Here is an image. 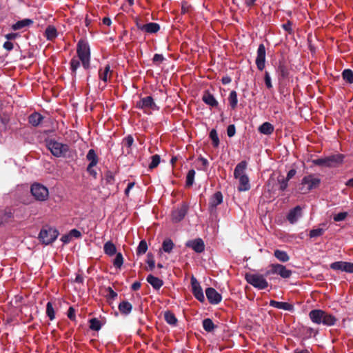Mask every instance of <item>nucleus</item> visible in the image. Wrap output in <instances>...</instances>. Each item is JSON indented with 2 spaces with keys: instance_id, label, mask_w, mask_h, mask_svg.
<instances>
[{
  "instance_id": "nucleus-51",
  "label": "nucleus",
  "mask_w": 353,
  "mask_h": 353,
  "mask_svg": "<svg viewBox=\"0 0 353 353\" xmlns=\"http://www.w3.org/2000/svg\"><path fill=\"white\" fill-rule=\"evenodd\" d=\"M105 180L106 183L113 184L114 182V176L113 173L110 171L107 172L105 173Z\"/></svg>"
},
{
  "instance_id": "nucleus-2",
  "label": "nucleus",
  "mask_w": 353,
  "mask_h": 353,
  "mask_svg": "<svg viewBox=\"0 0 353 353\" xmlns=\"http://www.w3.org/2000/svg\"><path fill=\"white\" fill-rule=\"evenodd\" d=\"M311 321L316 324H323L326 326L334 325L336 321L334 316L321 310H312L309 313Z\"/></svg>"
},
{
  "instance_id": "nucleus-55",
  "label": "nucleus",
  "mask_w": 353,
  "mask_h": 353,
  "mask_svg": "<svg viewBox=\"0 0 353 353\" xmlns=\"http://www.w3.org/2000/svg\"><path fill=\"white\" fill-rule=\"evenodd\" d=\"M133 142H134L133 137L132 136H130V135H129L127 137H125L123 139V141L124 145L126 146L128 148H131V146L133 144Z\"/></svg>"
},
{
  "instance_id": "nucleus-60",
  "label": "nucleus",
  "mask_w": 353,
  "mask_h": 353,
  "mask_svg": "<svg viewBox=\"0 0 353 353\" xmlns=\"http://www.w3.org/2000/svg\"><path fill=\"white\" fill-rule=\"evenodd\" d=\"M94 166H91V164H89L87 168L88 172L92 176L94 179L97 177V172L96 170L93 168Z\"/></svg>"
},
{
  "instance_id": "nucleus-6",
  "label": "nucleus",
  "mask_w": 353,
  "mask_h": 353,
  "mask_svg": "<svg viewBox=\"0 0 353 353\" xmlns=\"http://www.w3.org/2000/svg\"><path fill=\"white\" fill-rule=\"evenodd\" d=\"M30 192L33 197L39 201H45L48 199V189L43 185L35 183L31 185Z\"/></svg>"
},
{
  "instance_id": "nucleus-15",
  "label": "nucleus",
  "mask_w": 353,
  "mask_h": 353,
  "mask_svg": "<svg viewBox=\"0 0 353 353\" xmlns=\"http://www.w3.org/2000/svg\"><path fill=\"white\" fill-rule=\"evenodd\" d=\"M187 211L188 207L184 204L175 209L172 214V220L174 222H179L185 217L187 214Z\"/></svg>"
},
{
  "instance_id": "nucleus-54",
  "label": "nucleus",
  "mask_w": 353,
  "mask_h": 353,
  "mask_svg": "<svg viewBox=\"0 0 353 353\" xmlns=\"http://www.w3.org/2000/svg\"><path fill=\"white\" fill-rule=\"evenodd\" d=\"M164 59L165 58L162 54H155L153 57L152 61L155 64L159 65L161 63H162L164 61Z\"/></svg>"
},
{
  "instance_id": "nucleus-20",
  "label": "nucleus",
  "mask_w": 353,
  "mask_h": 353,
  "mask_svg": "<svg viewBox=\"0 0 353 353\" xmlns=\"http://www.w3.org/2000/svg\"><path fill=\"white\" fill-rule=\"evenodd\" d=\"M111 74L112 71L110 70V66L109 65H106L103 68H101L99 70V79L104 82L108 81L110 78Z\"/></svg>"
},
{
  "instance_id": "nucleus-31",
  "label": "nucleus",
  "mask_w": 353,
  "mask_h": 353,
  "mask_svg": "<svg viewBox=\"0 0 353 353\" xmlns=\"http://www.w3.org/2000/svg\"><path fill=\"white\" fill-rule=\"evenodd\" d=\"M45 35L48 40H53L57 37V32L54 26L47 27L45 31Z\"/></svg>"
},
{
  "instance_id": "nucleus-33",
  "label": "nucleus",
  "mask_w": 353,
  "mask_h": 353,
  "mask_svg": "<svg viewBox=\"0 0 353 353\" xmlns=\"http://www.w3.org/2000/svg\"><path fill=\"white\" fill-rule=\"evenodd\" d=\"M228 101L232 109H235L238 103L237 93L236 91L232 90L230 92Z\"/></svg>"
},
{
  "instance_id": "nucleus-57",
  "label": "nucleus",
  "mask_w": 353,
  "mask_h": 353,
  "mask_svg": "<svg viewBox=\"0 0 353 353\" xmlns=\"http://www.w3.org/2000/svg\"><path fill=\"white\" fill-rule=\"evenodd\" d=\"M264 80H265V85L268 88L270 89L272 88V82H271V77L270 76V74L268 72L265 71V78H264Z\"/></svg>"
},
{
  "instance_id": "nucleus-50",
  "label": "nucleus",
  "mask_w": 353,
  "mask_h": 353,
  "mask_svg": "<svg viewBox=\"0 0 353 353\" xmlns=\"http://www.w3.org/2000/svg\"><path fill=\"white\" fill-rule=\"evenodd\" d=\"M278 70L282 78L285 79L288 77V70L283 65H280L278 68Z\"/></svg>"
},
{
  "instance_id": "nucleus-61",
  "label": "nucleus",
  "mask_w": 353,
  "mask_h": 353,
  "mask_svg": "<svg viewBox=\"0 0 353 353\" xmlns=\"http://www.w3.org/2000/svg\"><path fill=\"white\" fill-rule=\"evenodd\" d=\"M68 317L71 320H73L75 318V310L72 307H70L68 311Z\"/></svg>"
},
{
  "instance_id": "nucleus-25",
  "label": "nucleus",
  "mask_w": 353,
  "mask_h": 353,
  "mask_svg": "<svg viewBox=\"0 0 353 353\" xmlns=\"http://www.w3.org/2000/svg\"><path fill=\"white\" fill-rule=\"evenodd\" d=\"M202 99L207 105L211 107H216L218 105V101L214 97L208 92L203 94Z\"/></svg>"
},
{
  "instance_id": "nucleus-43",
  "label": "nucleus",
  "mask_w": 353,
  "mask_h": 353,
  "mask_svg": "<svg viewBox=\"0 0 353 353\" xmlns=\"http://www.w3.org/2000/svg\"><path fill=\"white\" fill-rule=\"evenodd\" d=\"M210 137L212 139L213 145L214 147H218L219 145V139L216 130L213 129L210 131Z\"/></svg>"
},
{
  "instance_id": "nucleus-42",
  "label": "nucleus",
  "mask_w": 353,
  "mask_h": 353,
  "mask_svg": "<svg viewBox=\"0 0 353 353\" xmlns=\"http://www.w3.org/2000/svg\"><path fill=\"white\" fill-rule=\"evenodd\" d=\"M101 325L97 319H92L90 320V328L92 330L98 331L101 329Z\"/></svg>"
},
{
  "instance_id": "nucleus-22",
  "label": "nucleus",
  "mask_w": 353,
  "mask_h": 353,
  "mask_svg": "<svg viewBox=\"0 0 353 353\" xmlns=\"http://www.w3.org/2000/svg\"><path fill=\"white\" fill-rule=\"evenodd\" d=\"M223 202V195L221 192H215L210 200V206L215 208Z\"/></svg>"
},
{
  "instance_id": "nucleus-41",
  "label": "nucleus",
  "mask_w": 353,
  "mask_h": 353,
  "mask_svg": "<svg viewBox=\"0 0 353 353\" xmlns=\"http://www.w3.org/2000/svg\"><path fill=\"white\" fill-rule=\"evenodd\" d=\"M123 263V257L122 254L119 252L117 253L116 257L113 261V265L117 268H121Z\"/></svg>"
},
{
  "instance_id": "nucleus-53",
  "label": "nucleus",
  "mask_w": 353,
  "mask_h": 353,
  "mask_svg": "<svg viewBox=\"0 0 353 353\" xmlns=\"http://www.w3.org/2000/svg\"><path fill=\"white\" fill-rule=\"evenodd\" d=\"M343 272L353 273V263L343 261Z\"/></svg>"
},
{
  "instance_id": "nucleus-12",
  "label": "nucleus",
  "mask_w": 353,
  "mask_h": 353,
  "mask_svg": "<svg viewBox=\"0 0 353 353\" xmlns=\"http://www.w3.org/2000/svg\"><path fill=\"white\" fill-rule=\"evenodd\" d=\"M265 48L263 44H260L257 49L256 65L257 68L262 71L265 68Z\"/></svg>"
},
{
  "instance_id": "nucleus-4",
  "label": "nucleus",
  "mask_w": 353,
  "mask_h": 353,
  "mask_svg": "<svg viewBox=\"0 0 353 353\" xmlns=\"http://www.w3.org/2000/svg\"><path fill=\"white\" fill-rule=\"evenodd\" d=\"M47 148L56 157H65L69 151V146L67 144L58 142L55 140H50L46 143Z\"/></svg>"
},
{
  "instance_id": "nucleus-24",
  "label": "nucleus",
  "mask_w": 353,
  "mask_h": 353,
  "mask_svg": "<svg viewBox=\"0 0 353 353\" xmlns=\"http://www.w3.org/2000/svg\"><path fill=\"white\" fill-rule=\"evenodd\" d=\"M274 128L273 125H272L269 122H265L262 125H261L258 130L260 133L265 135H270L274 132Z\"/></svg>"
},
{
  "instance_id": "nucleus-29",
  "label": "nucleus",
  "mask_w": 353,
  "mask_h": 353,
  "mask_svg": "<svg viewBox=\"0 0 353 353\" xmlns=\"http://www.w3.org/2000/svg\"><path fill=\"white\" fill-rule=\"evenodd\" d=\"M32 23V21L28 19H23L21 21H17L12 26V29L14 30H17L22 29L23 28H25L26 26H30Z\"/></svg>"
},
{
  "instance_id": "nucleus-5",
  "label": "nucleus",
  "mask_w": 353,
  "mask_h": 353,
  "mask_svg": "<svg viewBox=\"0 0 353 353\" xmlns=\"http://www.w3.org/2000/svg\"><path fill=\"white\" fill-rule=\"evenodd\" d=\"M245 279L249 284L259 290H263L268 287V282L262 274L247 273Z\"/></svg>"
},
{
  "instance_id": "nucleus-23",
  "label": "nucleus",
  "mask_w": 353,
  "mask_h": 353,
  "mask_svg": "<svg viewBox=\"0 0 353 353\" xmlns=\"http://www.w3.org/2000/svg\"><path fill=\"white\" fill-rule=\"evenodd\" d=\"M118 308L121 314L128 315L132 312V305L130 302L123 301L119 304Z\"/></svg>"
},
{
  "instance_id": "nucleus-21",
  "label": "nucleus",
  "mask_w": 353,
  "mask_h": 353,
  "mask_svg": "<svg viewBox=\"0 0 353 353\" xmlns=\"http://www.w3.org/2000/svg\"><path fill=\"white\" fill-rule=\"evenodd\" d=\"M13 216L12 212L10 209H4L0 210V225L7 223Z\"/></svg>"
},
{
  "instance_id": "nucleus-45",
  "label": "nucleus",
  "mask_w": 353,
  "mask_h": 353,
  "mask_svg": "<svg viewBox=\"0 0 353 353\" xmlns=\"http://www.w3.org/2000/svg\"><path fill=\"white\" fill-rule=\"evenodd\" d=\"M324 232V230L322 228H316L310 230V238H316L321 236Z\"/></svg>"
},
{
  "instance_id": "nucleus-36",
  "label": "nucleus",
  "mask_w": 353,
  "mask_h": 353,
  "mask_svg": "<svg viewBox=\"0 0 353 353\" xmlns=\"http://www.w3.org/2000/svg\"><path fill=\"white\" fill-rule=\"evenodd\" d=\"M203 327L206 332H212L214 330L215 325L210 319H205L203 321Z\"/></svg>"
},
{
  "instance_id": "nucleus-62",
  "label": "nucleus",
  "mask_w": 353,
  "mask_h": 353,
  "mask_svg": "<svg viewBox=\"0 0 353 353\" xmlns=\"http://www.w3.org/2000/svg\"><path fill=\"white\" fill-rule=\"evenodd\" d=\"M3 48L8 50V51H10L13 49L14 48V46H13V43L9 41H6L4 43H3Z\"/></svg>"
},
{
  "instance_id": "nucleus-39",
  "label": "nucleus",
  "mask_w": 353,
  "mask_h": 353,
  "mask_svg": "<svg viewBox=\"0 0 353 353\" xmlns=\"http://www.w3.org/2000/svg\"><path fill=\"white\" fill-rule=\"evenodd\" d=\"M46 314L50 321L54 320L55 318V312L50 302H48L46 305Z\"/></svg>"
},
{
  "instance_id": "nucleus-7",
  "label": "nucleus",
  "mask_w": 353,
  "mask_h": 353,
  "mask_svg": "<svg viewBox=\"0 0 353 353\" xmlns=\"http://www.w3.org/2000/svg\"><path fill=\"white\" fill-rule=\"evenodd\" d=\"M136 108L143 110L147 114H150L152 111L159 110V107L150 96L141 98L137 102Z\"/></svg>"
},
{
  "instance_id": "nucleus-16",
  "label": "nucleus",
  "mask_w": 353,
  "mask_h": 353,
  "mask_svg": "<svg viewBox=\"0 0 353 353\" xmlns=\"http://www.w3.org/2000/svg\"><path fill=\"white\" fill-rule=\"evenodd\" d=\"M328 167H335L342 163L344 156L341 154L326 157Z\"/></svg>"
},
{
  "instance_id": "nucleus-49",
  "label": "nucleus",
  "mask_w": 353,
  "mask_h": 353,
  "mask_svg": "<svg viewBox=\"0 0 353 353\" xmlns=\"http://www.w3.org/2000/svg\"><path fill=\"white\" fill-rule=\"evenodd\" d=\"M278 181L279 183V190L282 191L285 190L288 185V180H287L284 177H282L281 179H279Z\"/></svg>"
},
{
  "instance_id": "nucleus-30",
  "label": "nucleus",
  "mask_w": 353,
  "mask_h": 353,
  "mask_svg": "<svg viewBox=\"0 0 353 353\" xmlns=\"http://www.w3.org/2000/svg\"><path fill=\"white\" fill-rule=\"evenodd\" d=\"M43 117L37 112H34L30 115L29 123L33 126H37L42 121Z\"/></svg>"
},
{
  "instance_id": "nucleus-8",
  "label": "nucleus",
  "mask_w": 353,
  "mask_h": 353,
  "mask_svg": "<svg viewBox=\"0 0 353 353\" xmlns=\"http://www.w3.org/2000/svg\"><path fill=\"white\" fill-rule=\"evenodd\" d=\"M320 179L312 175L305 176L301 181V187L300 190L301 193L305 194L312 189L319 186Z\"/></svg>"
},
{
  "instance_id": "nucleus-63",
  "label": "nucleus",
  "mask_w": 353,
  "mask_h": 353,
  "mask_svg": "<svg viewBox=\"0 0 353 353\" xmlns=\"http://www.w3.org/2000/svg\"><path fill=\"white\" fill-rule=\"evenodd\" d=\"M283 28L288 32H292V23L290 21H288L286 23L282 25Z\"/></svg>"
},
{
  "instance_id": "nucleus-58",
  "label": "nucleus",
  "mask_w": 353,
  "mask_h": 353,
  "mask_svg": "<svg viewBox=\"0 0 353 353\" xmlns=\"http://www.w3.org/2000/svg\"><path fill=\"white\" fill-rule=\"evenodd\" d=\"M236 129L234 125H230L227 128V134L229 137H232L235 134Z\"/></svg>"
},
{
  "instance_id": "nucleus-44",
  "label": "nucleus",
  "mask_w": 353,
  "mask_h": 353,
  "mask_svg": "<svg viewBox=\"0 0 353 353\" xmlns=\"http://www.w3.org/2000/svg\"><path fill=\"white\" fill-rule=\"evenodd\" d=\"M160 163V157L158 154H155L151 157V163L149 165L150 169H153L158 166Z\"/></svg>"
},
{
  "instance_id": "nucleus-52",
  "label": "nucleus",
  "mask_w": 353,
  "mask_h": 353,
  "mask_svg": "<svg viewBox=\"0 0 353 353\" xmlns=\"http://www.w3.org/2000/svg\"><path fill=\"white\" fill-rule=\"evenodd\" d=\"M147 258H148V259H147L146 262H147L150 269L152 270L155 267V262L154 260V257L152 254H148Z\"/></svg>"
},
{
  "instance_id": "nucleus-35",
  "label": "nucleus",
  "mask_w": 353,
  "mask_h": 353,
  "mask_svg": "<svg viewBox=\"0 0 353 353\" xmlns=\"http://www.w3.org/2000/svg\"><path fill=\"white\" fill-rule=\"evenodd\" d=\"M165 321L172 325H175L177 323V319L174 314L170 312H165L164 314Z\"/></svg>"
},
{
  "instance_id": "nucleus-14",
  "label": "nucleus",
  "mask_w": 353,
  "mask_h": 353,
  "mask_svg": "<svg viewBox=\"0 0 353 353\" xmlns=\"http://www.w3.org/2000/svg\"><path fill=\"white\" fill-rule=\"evenodd\" d=\"M185 245L192 248L196 253H201L205 250L204 242L199 238L187 241Z\"/></svg>"
},
{
  "instance_id": "nucleus-48",
  "label": "nucleus",
  "mask_w": 353,
  "mask_h": 353,
  "mask_svg": "<svg viewBox=\"0 0 353 353\" xmlns=\"http://www.w3.org/2000/svg\"><path fill=\"white\" fill-rule=\"evenodd\" d=\"M330 268L334 270H341L343 272V261H336L331 263Z\"/></svg>"
},
{
  "instance_id": "nucleus-17",
  "label": "nucleus",
  "mask_w": 353,
  "mask_h": 353,
  "mask_svg": "<svg viewBox=\"0 0 353 353\" xmlns=\"http://www.w3.org/2000/svg\"><path fill=\"white\" fill-rule=\"evenodd\" d=\"M301 216V208L300 206H296L291 210L288 215V220L292 224L295 223L299 217Z\"/></svg>"
},
{
  "instance_id": "nucleus-18",
  "label": "nucleus",
  "mask_w": 353,
  "mask_h": 353,
  "mask_svg": "<svg viewBox=\"0 0 353 353\" xmlns=\"http://www.w3.org/2000/svg\"><path fill=\"white\" fill-rule=\"evenodd\" d=\"M138 28L148 33H156L160 29V26L158 23L152 22L141 26H138Z\"/></svg>"
},
{
  "instance_id": "nucleus-46",
  "label": "nucleus",
  "mask_w": 353,
  "mask_h": 353,
  "mask_svg": "<svg viewBox=\"0 0 353 353\" xmlns=\"http://www.w3.org/2000/svg\"><path fill=\"white\" fill-rule=\"evenodd\" d=\"M80 65L79 60L77 58H72L70 61V68L72 73H76L77 70Z\"/></svg>"
},
{
  "instance_id": "nucleus-64",
  "label": "nucleus",
  "mask_w": 353,
  "mask_h": 353,
  "mask_svg": "<svg viewBox=\"0 0 353 353\" xmlns=\"http://www.w3.org/2000/svg\"><path fill=\"white\" fill-rule=\"evenodd\" d=\"M134 186V182H130L128 184V186L126 189L125 190V194L128 196L129 195L130 191L133 188Z\"/></svg>"
},
{
  "instance_id": "nucleus-13",
  "label": "nucleus",
  "mask_w": 353,
  "mask_h": 353,
  "mask_svg": "<svg viewBox=\"0 0 353 353\" xmlns=\"http://www.w3.org/2000/svg\"><path fill=\"white\" fill-rule=\"evenodd\" d=\"M205 294L210 303L216 305L222 300L221 295L213 288H208L205 290Z\"/></svg>"
},
{
  "instance_id": "nucleus-28",
  "label": "nucleus",
  "mask_w": 353,
  "mask_h": 353,
  "mask_svg": "<svg viewBox=\"0 0 353 353\" xmlns=\"http://www.w3.org/2000/svg\"><path fill=\"white\" fill-rule=\"evenodd\" d=\"M274 256L281 262L285 263L290 260V256L285 251L281 250H275L274 252Z\"/></svg>"
},
{
  "instance_id": "nucleus-11",
  "label": "nucleus",
  "mask_w": 353,
  "mask_h": 353,
  "mask_svg": "<svg viewBox=\"0 0 353 353\" xmlns=\"http://www.w3.org/2000/svg\"><path fill=\"white\" fill-rule=\"evenodd\" d=\"M191 286L192 291L194 297L199 301L203 303L205 301V296L203 292V289L201 287L199 282L194 276L191 277Z\"/></svg>"
},
{
  "instance_id": "nucleus-40",
  "label": "nucleus",
  "mask_w": 353,
  "mask_h": 353,
  "mask_svg": "<svg viewBox=\"0 0 353 353\" xmlns=\"http://www.w3.org/2000/svg\"><path fill=\"white\" fill-rule=\"evenodd\" d=\"M194 176H195L194 170L192 169L188 171L187 176H186V185L187 186L190 187L193 185Z\"/></svg>"
},
{
  "instance_id": "nucleus-10",
  "label": "nucleus",
  "mask_w": 353,
  "mask_h": 353,
  "mask_svg": "<svg viewBox=\"0 0 353 353\" xmlns=\"http://www.w3.org/2000/svg\"><path fill=\"white\" fill-rule=\"evenodd\" d=\"M58 232L53 228L42 229L39 233V238L45 245H48L54 241L58 236Z\"/></svg>"
},
{
  "instance_id": "nucleus-19",
  "label": "nucleus",
  "mask_w": 353,
  "mask_h": 353,
  "mask_svg": "<svg viewBox=\"0 0 353 353\" xmlns=\"http://www.w3.org/2000/svg\"><path fill=\"white\" fill-rule=\"evenodd\" d=\"M270 305L277 309L287 311H290L293 308L292 305L287 302H279L274 300L270 301Z\"/></svg>"
},
{
  "instance_id": "nucleus-34",
  "label": "nucleus",
  "mask_w": 353,
  "mask_h": 353,
  "mask_svg": "<svg viewBox=\"0 0 353 353\" xmlns=\"http://www.w3.org/2000/svg\"><path fill=\"white\" fill-rule=\"evenodd\" d=\"M174 246V243L170 239H166L162 243V249L167 253H170L173 250Z\"/></svg>"
},
{
  "instance_id": "nucleus-47",
  "label": "nucleus",
  "mask_w": 353,
  "mask_h": 353,
  "mask_svg": "<svg viewBox=\"0 0 353 353\" xmlns=\"http://www.w3.org/2000/svg\"><path fill=\"white\" fill-rule=\"evenodd\" d=\"M312 162L316 165L328 167L326 157L314 159Z\"/></svg>"
},
{
  "instance_id": "nucleus-27",
  "label": "nucleus",
  "mask_w": 353,
  "mask_h": 353,
  "mask_svg": "<svg viewBox=\"0 0 353 353\" xmlns=\"http://www.w3.org/2000/svg\"><path fill=\"white\" fill-rule=\"evenodd\" d=\"M103 250L108 256H113L117 254V248L112 241H108L104 244Z\"/></svg>"
},
{
  "instance_id": "nucleus-32",
  "label": "nucleus",
  "mask_w": 353,
  "mask_h": 353,
  "mask_svg": "<svg viewBox=\"0 0 353 353\" xmlns=\"http://www.w3.org/2000/svg\"><path fill=\"white\" fill-rule=\"evenodd\" d=\"M86 158L88 161H90L89 164H91V166H95L98 163V157L93 149H90L88 151L86 155Z\"/></svg>"
},
{
  "instance_id": "nucleus-26",
  "label": "nucleus",
  "mask_w": 353,
  "mask_h": 353,
  "mask_svg": "<svg viewBox=\"0 0 353 353\" xmlns=\"http://www.w3.org/2000/svg\"><path fill=\"white\" fill-rule=\"evenodd\" d=\"M147 281L155 289H159L163 284V281L160 279L153 276L148 275L147 277Z\"/></svg>"
},
{
  "instance_id": "nucleus-9",
  "label": "nucleus",
  "mask_w": 353,
  "mask_h": 353,
  "mask_svg": "<svg viewBox=\"0 0 353 353\" xmlns=\"http://www.w3.org/2000/svg\"><path fill=\"white\" fill-rule=\"evenodd\" d=\"M270 270L266 272L265 275L278 274L283 279H288L291 276L292 272L288 270L283 265L279 263H273L270 266Z\"/></svg>"
},
{
  "instance_id": "nucleus-1",
  "label": "nucleus",
  "mask_w": 353,
  "mask_h": 353,
  "mask_svg": "<svg viewBox=\"0 0 353 353\" xmlns=\"http://www.w3.org/2000/svg\"><path fill=\"white\" fill-rule=\"evenodd\" d=\"M248 163L245 161L239 163L234 170V176L239 181L238 190L240 192L248 191L250 189V180L245 174Z\"/></svg>"
},
{
  "instance_id": "nucleus-37",
  "label": "nucleus",
  "mask_w": 353,
  "mask_h": 353,
  "mask_svg": "<svg viewBox=\"0 0 353 353\" xmlns=\"http://www.w3.org/2000/svg\"><path fill=\"white\" fill-rule=\"evenodd\" d=\"M343 78L345 81H346L349 83H353V72L350 69H345L343 70Z\"/></svg>"
},
{
  "instance_id": "nucleus-38",
  "label": "nucleus",
  "mask_w": 353,
  "mask_h": 353,
  "mask_svg": "<svg viewBox=\"0 0 353 353\" xmlns=\"http://www.w3.org/2000/svg\"><path fill=\"white\" fill-rule=\"evenodd\" d=\"M147 250L148 245L146 241L144 240L141 241L137 249V254L138 255H141L145 254Z\"/></svg>"
},
{
  "instance_id": "nucleus-3",
  "label": "nucleus",
  "mask_w": 353,
  "mask_h": 353,
  "mask_svg": "<svg viewBox=\"0 0 353 353\" xmlns=\"http://www.w3.org/2000/svg\"><path fill=\"white\" fill-rule=\"evenodd\" d=\"M79 59L81 61L84 68L88 69L90 66V50L88 43L80 40L77 43V49Z\"/></svg>"
},
{
  "instance_id": "nucleus-59",
  "label": "nucleus",
  "mask_w": 353,
  "mask_h": 353,
  "mask_svg": "<svg viewBox=\"0 0 353 353\" xmlns=\"http://www.w3.org/2000/svg\"><path fill=\"white\" fill-rule=\"evenodd\" d=\"M71 238H79L81 236V233L77 229H72L69 232Z\"/></svg>"
},
{
  "instance_id": "nucleus-56",
  "label": "nucleus",
  "mask_w": 353,
  "mask_h": 353,
  "mask_svg": "<svg viewBox=\"0 0 353 353\" xmlns=\"http://www.w3.org/2000/svg\"><path fill=\"white\" fill-rule=\"evenodd\" d=\"M347 215V213L345 212H339L334 216V220L335 221H343Z\"/></svg>"
}]
</instances>
